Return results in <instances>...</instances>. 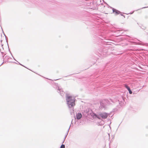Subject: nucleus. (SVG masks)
<instances>
[{"label":"nucleus","instance_id":"nucleus-1","mask_svg":"<svg viewBox=\"0 0 148 148\" xmlns=\"http://www.w3.org/2000/svg\"><path fill=\"white\" fill-rule=\"evenodd\" d=\"M66 100L67 104L69 107H71L75 105V99L74 97L67 95L66 96Z\"/></svg>","mask_w":148,"mask_h":148},{"label":"nucleus","instance_id":"nucleus-2","mask_svg":"<svg viewBox=\"0 0 148 148\" xmlns=\"http://www.w3.org/2000/svg\"><path fill=\"white\" fill-rule=\"evenodd\" d=\"M100 116L103 119H106L108 117V114L106 113H104L100 114Z\"/></svg>","mask_w":148,"mask_h":148},{"label":"nucleus","instance_id":"nucleus-3","mask_svg":"<svg viewBox=\"0 0 148 148\" xmlns=\"http://www.w3.org/2000/svg\"><path fill=\"white\" fill-rule=\"evenodd\" d=\"M125 87L129 91L130 94H132V92L130 88L126 84H125L124 85Z\"/></svg>","mask_w":148,"mask_h":148},{"label":"nucleus","instance_id":"nucleus-4","mask_svg":"<svg viewBox=\"0 0 148 148\" xmlns=\"http://www.w3.org/2000/svg\"><path fill=\"white\" fill-rule=\"evenodd\" d=\"M82 117V115L80 113H78L77 114L76 118L77 119H80Z\"/></svg>","mask_w":148,"mask_h":148},{"label":"nucleus","instance_id":"nucleus-5","mask_svg":"<svg viewBox=\"0 0 148 148\" xmlns=\"http://www.w3.org/2000/svg\"><path fill=\"white\" fill-rule=\"evenodd\" d=\"M113 12L118 14L119 13V11L116 10H113Z\"/></svg>","mask_w":148,"mask_h":148},{"label":"nucleus","instance_id":"nucleus-6","mask_svg":"<svg viewBox=\"0 0 148 148\" xmlns=\"http://www.w3.org/2000/svg\"><path fill=\"white\" fill-rule=\"evenodd\" d=\"M60 148H65V146L64 145H62L61 146Z\"/></svg>","mask_w":148,"mask_h":148},{"label":"nucleus","instance_id":"nucleus-7","mask_svg":"<svg viewBox=\"0 0 148 148\" xmlns=\"http://www.w3.org/2000/svg\"><path fill=\"white\" fill-rule=\"evenodd\" d=\"M97 115H96V114H93V118H95L97 117Z\"/></svg>","mask_w":148,"mask_h":148},{"label":"nucleus","instance_id":"nucleus-8","mask_svg":"<svg viewBox=\"0 0 148 148\" xmlns=\"http://www.w3.org/2000/svg\"><path fill=\"white\" fill-rule=\"evenodd\" d=\"M103 13H105V14H107L108 13V11H104L103 12Z\"/></svg>","mask_w":148,"mask_h":148},{"label":"nucleus","instance_id":"nucleus-9","mask_svg":"<svg viewBox=\"0 0 148 148\" xmlns=\"http://www.w3.org/2000/svg\"><path fill=\"white\" fill-rule=\"evenodd\" d=\"M97 118H98V119H100V118H99L98 116H97Z\"/></svg>","mask_w":148,"mask_h":148}]
</instances>
